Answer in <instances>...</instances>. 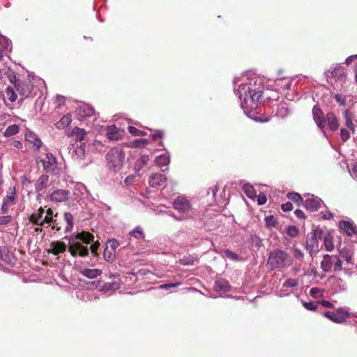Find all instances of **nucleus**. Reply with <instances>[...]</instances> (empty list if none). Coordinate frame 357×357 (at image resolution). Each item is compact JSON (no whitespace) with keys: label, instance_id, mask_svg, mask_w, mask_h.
Returning <instances> with one entry per match:
<instances>
[{"label":"nucleus","instance_id":"aec40b11","mask_svg":"<svg viewBox=\"0 0 357 357\" xmlns=\"http://www.w3.org/2000/svg\"><path fill=\"white\" fill-rule=\"evenodd\" d=\"M321 200L319 198L311 195L306 199L305 207L310 211H317L321 206Z\"/></svg>","mask_w":357,"mask_h":357},{"label":"nucleus","instance_id":"ea45409f","mask_svg":"<svg viewBox=\"0 0 357 357\" xmlns=\"http://www.w3.org/2000/svg\"><path fill=\"white\" fill-rule=\"evenodd\" d=\"M19 132V126L16 124H13L6 128L5 131L3 132V136L5 137H11Z\"/></svg>","mask_w":357,"mask_h":357},{"label":"nucleus","instance_id":"bb28decb","mask_svg":"<svg viewBox=\"0 0 357 357\" xmlns=\"http://www.w3.org/2000/svg\"><path fill=\"white\" fill-rule=\"evenodd\" d=\"M214 289L217 292H227L230 291V286L226 280L219 278L215 281Z\"/></svg>","mask_w":357,"mask_h":357},{"label":"nucleus","instance_id":"6ab92c4d","mask_svg":"<svg viewBox=\"0 0 357 357\" xmlns=\"http://www.w3.org/2000/svg\"><path fill=\"white\" fill-rule=\"evenodd\" d=\"M76 266L81 275L89 279H94L102 273V271L98 268H84L81 266H78L77 265H76Z\"/></svg>","mask_w":357,"mask_h":357},{"label":"nucleus","instance_id":"4d7b16f0","mask_svg":"<svg viewBox=\"0 0 357 357\" xmlns=\"http://www.w3.org/2000/svg\"><path fill=\"white\" fill-rule=\"evenodd\" d=\"M182 284L181 282H178L175 283H167V284H162L160 285L159 288L161 289L165 290H169L171 288L177 287Z\"/></svg>","mask_w":357,"mask_h":357},{"label":"nucleus","instance_id":"473e14b6","mask_svg":"<svg viewBox=\"0 0 357 357\" xmlns=\"http://www.w3.org/2000/svg\"><path fill=\"white\" fill-rule=\"evenodd\" d=\"M149 160V155H142L135 163L134 169L136 172L141 170L145 165H147Z\"/></svg>","mask_w":357,"mask_h":357},{"label":"nucleus","instance_id":"774afa93","mask_svg":"<svg viewBox=\"0 0 357 357\" xmlns=\"http://www.w3.org/2000/svg\"><path fill=\"white\" fill-rule=\"evenodd\" d=\"M135 179V175H129V176H126V178L124 179V184L126 186H130L134 183Z\"/></svg>","mask_w":357,"mask_h":357},{"label":"nucleus","instance_id":"e2e57ef3","mask_svg":"<svg viewBox=\"0 0 357 357\" xmlns=\"http://www.w3.org/2000/svg\"><path fill=\"white\" fill-rule=\"evenodd\" d=\"M104 257L108 261H112L115 258V252L111 250H104Z\"/></svg>","mask_w":357,"mask_h":357},{"label":"nucleus","instance_id":"680f3d73","mask_svg":"<svg viewBox=\"0 0 357 357\" xmlns=\"http://www.w3.org/2000/svg\"><path fill=\"white\" fill-rule=\"evenodd\" d=\"M247 197L252 199H255L257 197V193L253 187L248 183H247Z\"/></svg>","mask_w":357,"mask_h":357},{"label":"nucleus","instance_id":"cd10ccee","mask_svg":"<svg viewBox=\"0 0 357 357\" xmlns=\"http://www.w3.org/2000/svg\"><path fill=\"white\" fill-rule=\"evenodd\" d=\"M49 182V176L47 174H42L39 176L35 183V190L37 192L43 190L47 186Z\"/></svg>","mask_w":357,"mask_h":357},{"label":"nucleus","instance_id":"9d476101","mask_svg":"<svg viewBox=\"0 0 357 357\" xmlns=\"http://www.w3.org/2000/svg\"><path fill=\"white\" fill-rule=\"evenodd\" d=\"M249 81V82H247V86H248V91L250 93H251V100L253 102V103H256L259 102L260 98H261V79L258 77H253V78H248L247 81Z\"/></svg>","mask_w":357,"mask_h":357},{"label":"nucleus","instance_id":"f3484780","mask_svg":"<svg viewBox=\"0 0 357 357\" xmlns=\"http://www.w3.org/2000/svg\"><path fill=\"white\" fill-rule=\"evenodd\" d=\"M45 210L40 207L34 211L29 217V220L35 225L40 227H45V224L43 222Z\"/></svg>","mask_w":357,"mask_h":357},{"label":"nucleus","instance_id":"c9c22d12","mask_svg":"<svg viewBox=\"0 0 357 357\" xmlns=\"http://www.w3.org/2000/svg\"><path fill=\"white\" fill-rule=\"evenodd\" d=\"M199 259L198 255H192L184 256L179 261L180 264L184 266H190L192 265L195 261H197Z\"/></svg>","mask_w":357,"mask_h":357},{"label":"nucleus","instance_id":"2eb2a0df","mask_svg":"<svg viewBox=\"0 0 357 357\" xmlns=\"http://www.w3.org/2000/svg\"><path fill=\"white\" fill-rule=\"evenodd\" d=\"M70 191L64 189L54 190L50 194V200L59 203L66 201L69 198Z\"/></svg>","mask_w":357,"mask_h":357},{"label":"nucleus","instance_id":"1a4fd4ad","mask_svg":"<svg viewBox=\"0 0 357 357\" xmlns=\"http://www.w3.org/2000/svg\"><path fill=\"white\" fill-rule=\"evenodd\" d=\"M172 205L173 208L182 214L185 219L190 215L192 211L191 202L184 196H178L175 198L172 202Z\"/></svg>","mask_w":357,"mask_h":357},{"label":"nucleus","instance_id":"dca6fc26","mask_svg":"<svg viewBox=\"0 0 357 357\" xmlns=\"http://www.w3.org/2000/svg\"><path fill=\"white\" fill-rule=\"evenodd\" d=\"M123 130L117 128L116 126H108L105 128V135L108 139L116 141L123 135Z\"/></svg>","mask_w":357,"mask_h":357},{"label":"nucleus","instance_id":"338daca9","mask_svg":"<svg viewBox=\"0 0 357 357\" xmlns=\"http://www.w3.org/2000/svg\"><path fill=\"white\" fill-rule=\"evenodd\" d=\"M340 137L343 142L347 141L350 138V134L349 131L345 128L340 130Z\"/></svg>","mask_w":357,"mask_h":357},{"label":"nucleus","instance_id":"7ed1b4c3","mask_svg":"<svg viewBox=\"0 0 357 357\" xmlns=\"http://www.w3.org/2000/svg\"><path fill=\"white\" fill-rule=\"evenodd\" d=\"M32 81L38 83V84H44L43 79L31 74L28 75L27 79L15 84V89L22 99L33 98L37 95L36 88L33 86Z\"/></svg>","mask_w":357,"mask_h":357},{"label":"nucleus","instance_id":"f8f14e48","mask_svg":"<svg viewBox=\"0 0 357 357\" xmlns=\"http://www.w3.org/2000/svg\"><path fill=\"white\" fill-rule=\"evenodd\" d=\"M312 116L317 126L321 130H324L326 128V116L324 115V113L319 105H317L313 107Z\"/></svg>","mask_w":357,"mask_h":357},{"label":"nucleus","instance_id":"79ce46f5","mask_svg":"<svg viewBox=\"0 0 357 357\" xmlns=\"http://www.w3.org/2000/svg\"><path fill=\"white\" fill-rule=\"evenodd\" d=\"M147 144V139H137L128 143V146L132 148H139Z\"/></svg>","mask_w":357,"mask_h":357},{"label":"nucleus","instance_id":"c756f323","mask_svg":"<svg viewBox=\"0 0 357 357\" xmlns=\"http://www.w3.org/2000/svg\"><path fill=\"white\" fill-rule=\"evenodd\" d=\"M0 259L7 264H14L16 259L5 248H0Z\"/></svg>","mask_w":357,"mask_h":357},{"label":"nucleus","instance_id":"5fc2aeb1","mask_svg":"<svg viewBox=\"0 0 357 357\" xmlns=\"http://www.w3.org/2000/svg\"><path fill=\"white\" fill-rule=\"evenodd\" d=\"M331 74L334 77H345L344 69L341 66L336 68Z\"/></svg>","mask_w":357,"mask_h":357},{"label":"nucleus","instance_id":"09e8293b","mask_svg":"<svg viewBox=\"0 0 357 357\" xmlns=\"http://www.w3.org/2000/svg\"><path fill=\"white\" fill-rule=\"evenodd\" d=\"M6 95L8 100L12 102H15L17 99V95L15 90L11 86H8L6 88Z\"/></svg>","mask_w":357,"mask_h":357},{"label":"nucleus","instance_id":"a878e982","mask_svg":"<svg viewBox=\"0 0 357 357\" xmlns=\"http://www.w3.org/2000/svg\"><path fill=\"white\" fill-rule=\"evenodd\" d=\"M338 257L342 260V263L343 261H345L347 264H352L354 252L351 249L347 248H343L339 250Z\"/></svg>","mask_w":357,"mask_h":357},{"label":"nucleus","instance_id":"5701e85b","mask_svg":"<svg viewBox=\"0 0 357 357\" xmlns=\"http://www.w3.org/2000/svg\"><path fill=\"white\" fill-rule=\"evenodd\" d=\"M166 180L167 178L165 176V175L160 173H156L152 174L149 177V182L151 187L157 188L165 185V183H166Z\"/></svg>","mask_w":357,"mask_h":357},{"label":"nucleus","instance_id":"b1692460","mask_svg":"<svg viewBox=\"0 0 357 357\" xmlns=\"http://www.w3.org/2000/svg\"><path fill=\"white\" fill-rule=\"evenodd\" d=\"M339 226L348 236H351L357 234V230L354 224L347 220H340Z\"/></svg>","mask_w":357,"mask_h":357},{"label":"nucleus","instance_id":"864d4df0","mask_svg":"<svg viewBox=\"0 0 357 357\" xmlns=\"http://www.w3.org/2000/svg\"><path fill=\"white\" fill-rule=\"evenodd\" d=\"M265 222L266 226L269 227H275L278 224V221L276 218L273 215L268 216L265 218Z\"/></svg>","mask_w":357,"mask_h":357},{"label":"nucleus","instance_id":"ddd939ff","mask_svg":"<svg viewBox=\"0 0 357 357\" xmlns=\"http://www.w3.org/2000/svg\"><path fill=\"white\" fill-rule=\"evenodd\" d=\"M76 114L79 119H84L86 117L92 116L94 113L93 107L88 104L82 103L76 108Z\"/></svg>","mask_w":357,"mask_h":357},{"label":"nucleus","instance_id":"69168bd1","mask_svg":"<svg viewBox=\"0 0 357 357\" xmlns=\"http://www.w3.org/2000/svg\"><path fill=\"white\" fill-rule=\"evenodd\" d=\"M255 198H257V204L259 206L264 205L267 202V198L266 195L262 192L259 193V195H257V197Z\"/></svg>","mask_w":357,"mask_h":357},{"label":"nucleus","instance_id":"052dcab7","mask_svg":"<svg viewBox=\"0 0 357 357\" xmlns=\"http://www.w3.org/2000/svg\"><path fill=\"white\" fill-rule=\"evenodd\" d=\"M13 220V218L10 215H2L0 216V226L8 225Z\"/></svg>","mask_w":357,"mask_h":357},{"label":"nucleus","instance_id":"6e6d98bb","mask_svg":"<svg viewBox=\"0 0 357 357\" xmlns=\"http://www.w3.org/2000/svg\"><path fill=\"white\" fill-rule=\"evenodd\" d=\"M128 132L131 135H132L134 136H143V135H144V131L139 130L137 128H136L135 127L132 126H129L128 127Z\"/></svg>","mask_w":357,"mask_h":357},{"label":"nucleus","instance_id":"8fccbe9b","mask_svg":"<svg viewBox=\"0 0 357 357\" xmlns=\"http://www.w3.org/2000/svg\"><path fill=\"white\" fill-rule=\"evenodd\" d=\"M120 287V284L116 282H107L103 285V289L105 291L116 290Z\"/></svg>","mask_w":357,"mask_h":357},{"label":"nucleus","instance_id":"393cba45","mask_svg":"<svg viewBox=\"0 0 357 357\" xmlns=\"http://www.w3.org/2000/svg\"><path fill=\"white\" fill-rule=\"evenodd\" d=\"M24 137L26 141L31 143L36 147V150H38L43 145V142L39 137L31 130H28L25 133Z\"/></svg>","mask_w":357,"mask_h":357},{"label":"nucleus","instance_id":"4be33fe9","mask_svg":"<svg viewBox=\"0 0 357 357\" xmlns=\"http://www.w3.org/2000/svg\"><path fill=\"white\" fill-rule=\"evenodd\" d=\"M51 252L54 255H59L64 253L66 250L68 251V244L66 245L64 242L56 241H54L50 245Z\"/></svg>","mask_w":357,"mask_h":357},{"label":"nucleus","instance_id":"4c0bfd02","mask_svg":"<svg viewBox=\"0 0 357 357\" xmlns=\"http://www.w3.org/2000/svg\"><path fill=\"white\" fill-rule=\"evenodd\" d=\"M343 116L345 121V126L353 132H354V125L352 121V114L348 110L346 109L344 113Z\"/></svg>","mask_w":357,"mask_h":357},{"label":"nucleus","instance_id":"f704fd0d","mask_svg":"<svg viewBox=\"0 0 357 357\" xmlns=\"http://www.w3.org/2000/svg\"><path fill=\"white\" fill-rule=\"evenodd\" d=\"M322 239L326 250L329 252L332 251L335 248L332 236L330 234H324L322 236Z\"/></svg>","mask_w":357,"mask_h":357},{"label":"nucleus","instance_id":"4468645a","mask_svg":"<svg viewBox=\"0 0 357 357\" xmlns=\"http://www.w3.org/2000/svg\"><path fill=\"white\" fill-rule=\"evenodd\" d=\"M85 149L86 144L81 142L79 145H73L69 151L74 159L82 160L85 158Z\"/></svg>","mask_w":357,"mask_h":357},{"label":"nucleus","instance_id":"72a5a7b5","mask_svg":"<svg viewBox=\"0 0 357 357\" xmlns=\"http://www.w3.org/2000/svg\"><path fill=\"white\" fill-rule=\"evenodd\" d=\"M11 47V41L5 36L0 35V50L2 52H10Z\"/></svg>","mask_w":357,"mask_h":357},{"label":"nucleus","instance_id":"f257e3e1","mask_svg":"<svg viewBox=\"0 0 357 357\" xmlns=\"http://www.w3.org/2000/svg\"><path fill=\"white\" fill-rule=\"evenodd\" d=\"M63 239L68 241V252L73 257H86L90 251L93 256L98 255L100 243H93L94 236L89 231H76L65 236Z\"/></svg>","mask_w":357,"mask_h":357},{"label":"nucleus","instance_id":"a211bd4d","mask_svg":"<svg viewBox=\"0 0 357 357\" xmlns=\"http://www.w3.org/2000/svg\"><path fill=\"white\" fill-rule=\"evenodd\" d=\"M43 169L47 172H52L56 164V157L51 153H47L44 159L41 160Z\"/></svg>","mask_w":357,"mask_h":357},{"label":"nucleus","instance_id":"49530a36","mask_svg":"<svg viewBox=\"0 0 357 357\" xmlns=\"http://www.w3.org/2000/svg\"><path fill=\"white\" fill-rule=\"evenodd\" d=\"M6 75L10 81V83L14 84V86L15 87V84H18L21 82V80H17L16 75L14 71L11 70H8L6 73Z\"/></svg>","mask_w":357,"mask_h":357},{"label":"nucleus","instance_id":"20e7f679","mask_svg":"<svg viewBox=\"0 0 357 357\" xmlns=\"http://www.w3.org/2000/svg\"><path fill=\"white\" fill-rule=\"evenodd\" d=\"M106 159L109 169L116 172L122 167L125 153L121 148L114 147L107 153Z\"/></svg>","mask_w":357,"mask_h":357},{"label":"nucleus","instance_id":"0eeeda50","mask_svg":"<svg viewBox=\"0 0 357 357\" xmlns=\"http://www.w3.org/2000/svg\"><path fill=\"white\" fill-rule=\"evenodd\" d=\"M321 268L324 272H340L342 270V260L337 255H325L321 262Z\"/></svg>","mask_w":357,"mask_h":357},{"label":"nucleus","instance_id":"a19ab883","mask_svg":"<svg viewBox=\"0 0 357 357\" xmlns=\"http://www.w3.org/2000/svg\"><path fill=\"white\" fill-rule=\"evenodd\" d=\"M287 198L295 202L298 206L303 204V199L301 196L297 192H289L287 194Z\"/></svg>","mask_w":357,"mask_h":357},{"label":"nucleus","instance_id":"3c124183","mask_svg":"<svg viewBox=\"0 0 357 357\" xmlns=\"http://www.w3.org/2000/svg\"><path fill=\"white\" fill-rule=\"evenodd\" d=\"M298 285V281L296 279L293 278H288L285 280V282L283 283V287H296Z\"/></svg>","mask_w":357,"mask_h":357},{"label":"nucleus","instance_id":"0e129e2a","mask_svg":"<svg viewBox=\"0 0 357 357\" xmlns=\"http://www.w3.org/2000/svg\"><path fill=\"white\" fill-rule=\"evenodd\" d=\"M164 137V132L160 130H155L154 132L151 134V138L153 140L156 141L159 139H162Z\"/></svg>","mask_w":357,"mask_h":357},{"label":"nucleus","instance_id":"423d86ee","mask_svg":"<svg viewBox=\"0 0 357 357\" xmlns=\"http://www.w3.org/2000/svg\"><path fill=\"white\" fill-rule=\"evenodd\" d=\"M245 71L241 73V77H235L233 80L234 93L240 100V107L243 109V113L245 114V82L243 79V76Z\"/></svg>","mask_w":357,"mask_h":357},{"label":"nucleus","instance_id":"412c9836","mask_svg":"<svg viewBox=\"0 0 357 357\" xmlns=\"http://www.w3.org/2000/svg\"><path fill=\"white\" fill-rule=\"evenodd\" d=\"M326 128L332 132L336 131L340 126L337 119L333 112H328L326 114Z\"/></svg>","mask_w":357,"mask_h":357},{"label":"nucleus","instance_id":"58836bf2","mask_svg":"<svg viewBox=\"0 0 357 357\" xmlns=\"http://www.w3.org/2000/svg\"><path fill=\"white\" fill-rule=\"evenodd\" d=\"M129 234L137 239H144L145 238L144 232L140 226L135 227Z\"/></svg>","mask_w":357,"mask_h":357},{"label":"nucleus","instance_id":"37998d69","mask_svg":"<svg viewBox=\"0 0 357 357\" xmlns=\"http://www.w3.org/2000/svg\"><path fill=\"white\" fill-rule=\"evenodd\" d=\"M54 216H56V217L59 216L58 213H54V211L51 208H48L46 211L45 215L44 216L43 222H45V225L46 224L47 225L50 222H52V220L55 218Z\"/></svg>","mask_w":357,"mask_h":357},{"label":"nucleus","instance_id":"bf43d9fd","mask_svg":"<svg viewBox=\"0 0 357 357\" xmlns=\"http://www.w3.org/2000/svg\"><path fill=\"white\" fill-rule=\"evenodd\" d=\"M287 234L291 237H296L298 235V229L296 226H289L287 229Z\"/></svg>","mask_w":357,"mask_h":357},{"label":"nucleus","instance_id":"6e6552de","mask_svg":"<svg viewBox=\"0 0 357 357\" xmlns=\"http://www.w3.org/2000/svg\"><path fill=\"white\" fill-rule=\"evenodd\" d=\"M323 316L336 324H343L351 317V312L344 307L337 308L336 310L324 312Z\"/></svg>","mask_w":357,"mask_h":357},{"label":"nucleus","instance_id":"c03bdc74","mask_svg":"<svg viewBox=\"0 0 357 357\" xmlns=\"http://www.w3.org/2000/svg\"><path fill=\"white\" fill-rule=\"evenodd\" d=\"M75 195L77 197L84 195L85 192H86L87 189L86 187L82 183H77L75 185Z\"/></svg>","mask_w":357,"mask_h":357},{"label":"nucleus","instance_id":"39448f33","mask_svg":"<svg viewBox=\"0 0 357 357\" xmlns=\"http://www.w3.org/2000/svg\"><path fill=\"white\" fill-rule=\"evenodd\" d=\"M55 218L50 222L48 226L51 227L52 230L59 231L61 229V225L66 222V227L64 228V233H70L72 231L74 226V218L73 215L69 213H64L63 218L59 216H54Z\"/></svg>","mask_w":357,"mask_h":357},{"label":"nucleus","instance_id":"a18cd8bd","mask_svg":"<svg viewBox=\"0 0 357 357\" xmlns=\"http://www.w3.org/2000/svg\"><path fill=\"white\" fill-rule=\"evenodd\" d=\"M119 244L116 239H110L107 241L106 243V250H111L112 252H116V248L119 247Z\"/></svg>","mask_w":357,"mask_h":357},{"label":"nucleus","instance_id":"e433bc0d","mask_svg":"<svg viewBox=\"0 0 357 357\" xmlns=\"http://www.w3.org/2000/svg\"><path fill=\"white\" fill-rule=\"evenodd\" d=\"M70 135L72 137H75L77 141H79L81 142L84 139L86 132L83 128L75 127L72 130Z\"/></svg>","mask_w":357,"mask_h":357},{"label":"nucleus","instance_id":"7c9ffc66","mask_svg":"<svg viewBox=\"0 0 357 357\" xmlns=\"http://www.w3.org/2000/svg\"><path fill=\"white\" fill-rule=\"evenodd\" d=\"M15 198H16L15 187L10 188L9 190L7 192L6 196L3 199V202H4V204H8L10 206H12L15 204Z\"/></svg>","mask_w":357,"mask_h":357},{"label":"nucleus","instance_id":"c85d7f7f","mask_svg":"<svg viewBox=\"0 0 357 357\" xmlns=\"http://www.w3.org/2000/svg\"><path fill=\"white\" fill-rule=\"evenodd\" d=\"M156 165L160 167H167L170 162V154L168 151L157 156L155 159Z\"/></svg>","mask_w":357,"mask_h":357},{"label":"nucleus","instance_id":"9b49d317","mask_svg":"<svg viewBox=\"0 0 357 357\" xmlns=\"http://www.w3.org/2000/svg\"><path fill=\"white\" fill-rule=\"evenodd\" d=\"M318 231L312 232L308 234L307 243H306V250L309 252V253L312 256L313 253H316L319 250V238L321 239V233L319 232V237L317 236Z\"/></svg>","mask_w":357,"mask_h":357},{"label":"nucleus","instance_id":"2f4dec72","mask_svg":"<svg viewBox=\"0 0 357 357\" xmlns=\"http://www.w3.org/2000/svg\"><path fill=\"white\" fill-rule=\"evenodd\" d=\"M71 121V114L68 113L63 115L61 119L56 123V127L59 129H64L70 124Z\"/></svg>","mask_w":357,"mask_h":357},{"label":"nucleus","instance_id":"f03ea898","mask_svg":"<svg viewBox=\"0 0 357 357\" xmlns=\"http://www.w3.org/2000/svg\"><path fill=\"white\" fill-rule=\"evenodd\" d=\"M292 261L289 254L276 249L270 252L267 264L271 269L282 270L291 266Z\"/></svg>","mask_w":357,"mask_h":357},{"label":"nucleus","instance_id":"603ef678","mask_svg":"<svg viewBox=\"0 0 357 357\" xmlns=\"http://www.w3.org/2000/svg\"><path fill=\"white\" fill-rule=\"evenodd\" d=\"M224 257L234 261H238L240 259L238 255L236 253L229 250H225L224 251Z\"/></svg>","mask_w":357,"mask_h":357},{"label":"nucleus","instance_id":"de8ad7c7","mask_svg":"<svg viewBox=\"0 0 357 357\" xmlns=\"http://www.w3.org/2000/svg\"><path fill=\"white\" fill-rule=\"evenodd\" d=\"M250 243L252 247L255 248H259L262 245V241L257 236H251L250 238Z\"/></svg>","mask_w":357,"mask_h":357},{"label":"nucleus","instance_id":"13d9d810","mask_svg":"<svg viewBox=\"0 0 357 357\" xmlns=\"http://www.w3.org/2000/svg\"><path fill=\"white\" fill-rule=\"evenodd\" d=\"M303 305L305 308L310 311H316L317 310V305H316L314 302H305L302 301Z\"/></svg>","mask_w":357,"mask_h":357}]
</instances>
